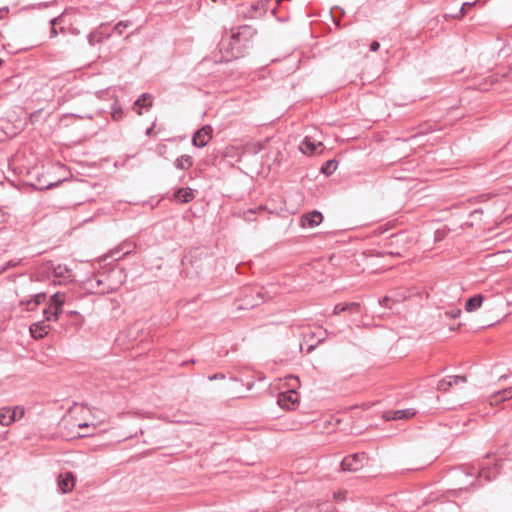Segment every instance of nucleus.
I'll use <instances>...</instances> for the list:
<instances>
[{"label": "nucleus", "instance_id": "25", "mask_svg": "<svg viewBox=\"0 0 512 512\" xmlns=\"http://www.w3.org/2000/svg\"><path fill=\"white\" fill-rule=\"evenodd\" d=\"M478 474L480 477L485 478L488 481H490L496 477V473L494 472L492 475L490 472V469L486 468V467H482Z\"/></svg>", "mask_w": 512, "mask_h": 512}, {"label": "nucleus", "instance_id": "8", "mask_svg": "<svg viewBox=\"0 0 512 512\" xmlns=\"http://www.w3.org/2000/svg\"><path fill=\"white\" fill-rule=\"evenodd\" d=\"M467 378L465 376H448L438 382L437 389L442 392H446L453 385H458L460 383H465Z\"/></svg>", "mask_w": 512, "mask_h": 512}, {"label": "nucleus", "instance_id": "5", "mask_svg": "<svg viewBox=\"0 0 512 512\" xmlns=\"http://www.w3.org/2000/svg\"><path fill=\"white\" fill-rule=\"evenodd\" d=\"M297 402L298 395L294 389H292L289 393L282 392L278 396V404L282 408L292 409Z\"/></svg>", "mask_w": 512, "mask_h": 512}, {"label": "nucleus", "instance_id": "6", "mask_svg": "<svg viewBox=\"0 0 512 512\" xmlns=\"http://www.w3.org/2000/svg\"><path fill=\"white\" fill-rule=\"evenodd\" d=\"M75 485L74 476L71 472L60 474L58 478V489L61 493H68L72 491Z\"/></svg>", "mask_w": 512, "mask_h": 512}, {"label": "nucleus", "instance_id": "46", "mask_svg": "<svg viewBox=\"0 0 512 512\" xmlns=\"http://www.w3.org/2000/svg\"><path fill=\"white\" fill-rule=\"evenodd\" d=\"M505 378H506V376H505V375H502V376L500 377V380H501V379H505Z\"/></svg>", "mask_w": 512, "mask_h": 512}, {"label": "nucleus", "instance_id": "39", "mask_svg": "<svg viewBox=\"0 0 512 512\" xmlns=\"http://www.w3.org/2000/svg\"><path fill=\"white\" fill-rule=\"evenodd\" d=\"M125 246H126V245H123V246H122V248H121V250L123 251V254H124V255L130 254V253H131V249H130V247H128L127 249H125ZM128 246H130V244H129Z\"/></svg>", "mask_w": 512, "mask_h": 512}, {"label": "nucleus", "instance_id": "22", "mask_svg": "<svg viewBox=\"0 0 512 512\" xmlns=\"http://www.w3.org/2000/svg\"><path fill=\"white\" fill-rule=\"evenodd\" d=\"M13 423V416H10V408H2L0 410V424L9 426Z\"/></svg>", "mask_w": 512, "mask_h": 512}, {"label": "nucleus", "instance_id": "32", "mask_svg": "<svg viewBox=\"0 0 512 512\" xmlns=\"http://www.w3.org/2000/svg\"><path fill=\"white\" fill-rule=\"evenodd\" d=\"M390 302H392V299L388 296L383 297L379 300V304L383 307L391 308Z\"/></svg>", "mask_w": 512, "mask_h": 512}, {"label": "nucleus", "instance_id": "47", "mask_svg": "<svg viewBox=\"0 0 512 512\" xmlns=\"http://www.w3.org/2000/svg\"><path fill=\"white\" fill-rule=\"evenodd\" d=\"M2 62H3V61L0 59V66L2 65Z\"/></svg>", "mask_w": 512, "mask_h": 512}, {"label": "nucleus", "instance_id": "43", "mask_svg": "<svg viewBox=\"0 0 512 512\" xmlns=\"http://www.w3.org/2000/svg\"><path fill=\"white\" fill-rule=\"evenodd\" d=\"M213 2H221V3H226V0H212Z\"/></svg>", "mask_w": 512, "mask_h": 512}, {"label": "nucleus", "instance_id": "12", "mask_svg": "<svg viewBox=\"0 0 512 512\" xmlns=\"http://www.w3.org/2000/svg\"><path fill=\"white\" fill-rule=\"evenodd\" d=\"M512 398V387L503 389L502 391H498L497 393L493 394L489 398L490 405H497L500 402H503L505 400Z\"/></svg>", "mask_w": 512, "mask_h": 512}, {"label": "nucleus", "instance_id": "44", "mask_svg": "<svg viewBox=\"0 0 512 512\" xmlns=\"http://www.w3.org/2000/svg\"><path fill=\"white\" fill-rule=\"evenodd\" d=\"M316 334L315 333H311L310 334V338H315Z\"/></svg>", "mask_w": 512, "mask_h": 512}, {"label": "nucleus", "instance_id": "37", "mask_svg": "<svg viewBox=\"0 0 512 512\" xmlns=\"http://www.w3.org/2000/svg\"><path fill=\"white\" fill-rule=\"evenodd\" d=\"M218 378L223 379V378H224V375H222V374H214V375H212V376H210V377H209V380H210V381H213V380L218 379Z\"/></svg>", "mask_w": 512, "mask_h": 512}, {"label": "nucleus", "instance_id": "2", "mask_svg": "<svg viewBox=\"0 0 512 512\" xmlns=\"http://www.w3.org/2000/svg\"><path fill=\"white\" fill-rule=\"evenodd\" d=\"M66 295L57 292L49 299V306L43 310L44 317L47 321H57L59 314L62 312V306L65 303Z\"/></svg>", "mask_w": 512, "mask_h": 512}, {"label": "nucleus", "instance_id": "18", "mask_svg": "<svg viewBox=\"0 0 512 512\" xmlns=\"http://www.w3.org/2000/svg\"><path fill=\"white\" fill-rule=\"evenodd\" d=\"M174 165L177 169L187 170L193 165L192 157L186 154L181 155L175 160Z\"/></svg>", "mask_w": 512, "mask_h": 512}, {"label": "nucleus", "instance_id": "20", "mask_svg": "<svg viewBox=\"0 0 512 512\" xmlns=\"http://www.w3.org/2000/svg\"><path fill=\"white\" fill-rule=\"evenodd\" d=\"M53 272L56 278L70 279L72 277V271L66 265L55 266Z\"/></svg>", "mask_w": 512, "mask_h": 512}, {"label": "nucleus", "instance_id": "40", "mask_svg": "<svg viewBox=\"0 0 512 512\" xmlns=\"http://www.w3.org/2000/svg\"><path fill=\"white\" fill-rule=\"evenodd\" d=\"M289 381H291V382L293 381V382H295V384H298L299 379H298V377H297V376H290V377H289Z\"/></svg>", "mask_w": 512, "mask_h": 512}, {"label": "nucleus", "instance_id": "3", "mask_svg": "<svg viewBox=\"0 0 512 512\" xmlns=\"http://www.w3.org/2000/svg\"><path fill=\"white\" fill-rule=\"evenodd\" d=\"M367 456L365 453H355L345 457L341 461V468L343 471L356 472L360 470L367 463Z\"/></svg>", "mask_w": 512, "mask_h": 512}, {"label": "nucleus", "instance_id": "35", "mask_svg": "<svg viewBox=\"0 0 512 512\" xmlns=\"http://www.w3.org/2000/svg\"><path fill=\"white\" fill-rule=\"evenodd\" d=\"M473 5H475L474 2L473 3H464V4H462V6L460 8V11H459L460 16L464 15V9H465L466 6H473Z\"/></svg>", "mask_w": 512, "mask_h": 512}, {"label": "nucleus", "instance_id": "42", "mask_svg": "<svg viewBox=\"0 0 512 512\" xmlns=\"http://www.w3.org/2000/svg\"><path fill=\"white\" fill-rule=\"evenodd\" d=\"M247 305H250L251 307H254V306L259 305V302L258 301L257 302H253V303H248L247 302Z\"/></svg>", "mask_w": 512, "mask_h": 512}, {"label": "nucleus", "instance_id": "16", "mask_svg": "<svg viewBox=\"0 0 512 512\" xmlns=\"http://www.w3.org/2000/svg\"><path fill=\"white\" fill-rule=\"evenodd\" d=\"M321 145H322L321 142L315 143L312 140H310L308 137H306L301 142V144L299 146V149H300V151L302 153L307 154V155H311V154H313L317 150V147L321 146Z\"/></svg>", "mask_w": 512, "mask_h": 512}, {"label": "nucleus", "instance_id": "30", "mask_svg": "<svg viewBox=\"0 0 512 512\" xmlns=\"http://www.w3.org/2000/svg\"><path fill=\"white\" fill-rule=\"evenodd\" d=\"M57 21H58V18H53L50 20V24H51L50 37L51 38L56 37L58 35V31L55 27Z\"/></svg>", "mask_w": 512, "mask_h": 512}, {"label": "nucleus", "instance_id": "1", "mask_svg": "<svg viewBox=\"0 0 512 512\" xmlns=\"http://www.w3.org/2000/svg\"><path fill=\"white\" fill-rule=\"evenodd\" d=\"M256 35V30L250 25H242L237 28L236 31L232 30L231 40L229 46H231V58H238L242 55V48L252 40Z\"/></svg>", "mask_w": 512, "mask_h": 512}, {"label": "nucleus", "instance_id": "41", "mask_svg": "<svg viewBox=\"0 0 512 512\" xmlns=\"http://www.w3.org/2000/svg\"><path fill=\"white\" fill-rule=\"evenodd\" d=\"M316 346H317V343H316V344H311V345L308 347L307 352H308V353L312 352V351L316 348Z\"/></svg>", "mask_w": 512, "mask_h": 512}, {"label": "nucleus", "instance_id": "19", "mask_svg": "<svg viewBox=\"0 0 512 512\" xmlns=\"http://www.w3.org/2000/svg\"><path fill=\"white\" fill-rule=\"evenodd\" d=\"M416 414L415 410L412 408L396 410L392 412V416L388 417V419L400 420V419H409Z\"/></svg>", "mask_w": 512, "mask_h": 512}, {"label": "nucleus", "instance_id": "26", "mask_svg": "<svg viewBox=\"0 0 512 512\" xmlns=\"http://www.w3.org/2000/svg\"><path fill=\"white\" fill-rule=\"evenodd\" d=\"M24 415V409L15 407L13 410L10 409V416H13V422L22 418Z\"/></svg>", "mask_w": 512, "mask_h": 512}, {"label": "nucleus", "instance_id": "15", "mask_svg": "<svg viewBox=\"0 0 512 512\" xmlns=\"http://www.w3.org/2000/svg\"><path fill=\"white\" fill-rule=\"evenodd\" d=\"M360 310V304L357 302H350L345 304H337L333 309V315H338L342 312L349 311L352 313H357Z\"/></svg>", "mask_w": 512, "mask_h": 512}, {"label": "nucleus", "instance_id": "17", "mask_svg": "<svg viewBox=\"0 0 512 512\" xmlns=\"http://www.w3.org/2000/svg\"><path fill=\"white\" fill-rule=\"evenodd\" d=\"M483 300L484 298L481 294L474 295L466 301L465 310L467 312L478 310L482 306Z\"/></svg>", "mask_w": 512, "mask_h": 512}, {"label": "nucleus", "instance_id": "23", "mask_svg": "<svg viewBox=\"0 0 512 512\" xmlns=\"http://www.w3.org/2000/svg\"><path fill=\"white\" fill-rule=\"evenodd\" d=\"M124 111L122 107L118 104L117 101L114 102V104L111 107V117L115 121H119L123 118Z\"/></svg>", "mask_w": 512, "mask_h": 512}, {"label": "nucleus", "instance_id": "9", "mask_svg": "<svg viewBox=\"0 0 512 512\" xmlns=\"http://www.w3.org/2000/svg\"><path fill=\"white\" fill-rule=\"evenodd\" d=\"M296 512H335V510L331 505L309 503L299 506Z\"/></svg>", "mask_w": 512, "mask_h": 512}, {"label": "nucleus", "instance_id": "36", "mask_svg": "<svg viewBox=\"0 0 512 512\" xmlns=\"http://www.w3.org/2000/svg\"><path fill=\"white\" fill-rule=\"evenodd\" d=\"M7 219V214L2 210L0 209V223H4Z\"/></svg>", "mask_w": 512, "mask_h": 512}, {"label": "nucleus", "instance_id": "24", "mask_svg": "<svg viewBox=\"0 0 512 512\" xmlns=\"http://www.w3.org/2000/svg\"><path fill=\"white\" fill-rule=\"evenodd\" d=\"M337 167V162L335 160H328L326 161L322 167L321 172L325 175H331Z\"/></svg>", "mask_w": 512, "mask_h": 512}, {"label": "nucleus", "instance_id": "10", "mask_svg": "<svg viewBox=\"0 0 512 512\" xmlns=\"http://www.w3.org/2000/svg\"><path fill=\"white\" fill-rule=\"evenodd\" d=\"M47 320L38 321L30 326V333L33 338L41 339L49 332V325L46 323Z\"/></svg>", "mask_w": 512, "mask_h": 512}, {"label": "nucleus", "instance_id": "13", "mask_svg": "<svg viewBox=\"0 0 512 512\" xmlns=\"http://www.w3.org/2000/svg\"><path fill=\"white\" fill-rule=\"evenodd\" d=\"M46 299L45 293H37L33 298L28 300H21L20 304L26 306L29 311L35 310Z\"/></svg>", "mask_w": 512, "mask_h": 512}, {"label": "nucleus", "instance_id": "29", "mask_svg": "<svg viewBox=\"0 0 512 512\" xmlns=\"http://www.w3.org/2000/svg\"><path fill=\"white\" fill-rule=\"evenodd\" d=\"M19 263H20L19 261H14V260L7 262L6 264H4L3 266L0 267V273L6 271L9 268L18 266Z\"/></svg>", "mask_w": 512, "mask_h": 512}, {"label": "nucleus", "instance_id": "7", "mask_svg": "<svg viewBox=\"0 0 512 512\" xmlns=\"http://www.w3.org/2000/svg\"><path fill=\"white\" fill-rule=\"evenodd\" d=\"M323 220V216L319 211H312L310 213H306L301 217V225L303 227L312 228L319 225Z\"/></svg>", "mask_w": 512, "mask_h": 512}, {"label": "nucleus", "instance_id": "33", "mask_svg": "<svg viewBox=\"0 0 512 512\" xmlns=\"http://www.w3.org/2000/svg\"><path fill=\"white\" fill-rule=\"evenodd\" d=\"M379 47H380V44L377 41H373L370 44V50L373 51V52H376L379 49Z\"/></svg>", "mask_w": 512, "mask_h": 512}, {"label": "nucleus", "instance_id": "14", "mask_svg": "<svg viewBox=\"0 0 512 512\" xmlns=\"http://www.w3.org/2000/svg\"><path fill=\"white\" fill-rule=\"evenodd\" d=\"M194 198L191 188H180L174 193V199L179 203H188Z\"/></svg>", "mask_w": 512, "mask_h": 512}, {"label": "nucleus", "instance_id": "27", "mask_svg": "<svg viewBox=\"0 0 512 512\" xmlns=\"http://www.w3.org/2000/svg\"><path fill=\"white\" fill-rule=\"evenodd\" d=\"M69 315L73 318V323L77 326V327H80L82 325V322H83V319L82 317L75 311H70L69 312Z\"/></svg>", "mask_w": 512, "mask_h": 512}, {"label": "nucleus", "instance_id": "11", "mask_svg": "<svg viewBox=\"0 0 512 512\" xmlns=\"http://www.w3.org/2000/svg\"><path fill=\"white\" fill-rule=\"evenodd\" d=\"M103 24L100 25L97 29L90 32L87 36V40L90 46H95L97 44L102 43L105 39H108L110 37L109 33H104L102 31Z\"/></svg>", "mask_w": 512, "mask_h": 512}, {"label": "nucleus", "instance_id": "28", "mask_svg": "<svg viewBox=\"0 0 512 512\" xmlns=\"http://www.w3.org/2000/svg\"><path fill=\"white\" fill-rule=\"evenodd\" d=\"M129 26L128 22H119L114 27V32L121 35L123 31Z\"/></svg>", "mask_w": 512, "mask_h": 512}, {"label": "nucleus", "instance_id": "21", "mask_svg": "<svg viewBox=\"0 0 512 512\" xmlns=\"http://www.w3.org/2000/svg\"><path fill=\"white\" fill-rule=\"evenodd\" d=\"M152 105L151 95L144 93L134 103V108L150 107Z\"/></svg>", "mask_w": 512, "mask_h": 512}, {"label": "nucleus", "instance_id": "38", "mask_svg": "<svg viewBox=\"0 0 512 512\" xmlns=\"http://www.w3.org/2000/svg\"><path fill=\"white\" fill-rule=\"evenodd\" d=\"M154 127H155V124H153L151 127H149V128L146 130V135H147V136H151V135L153 134Z\"/></svg>", "mask_w": 512, "mask_h": 512}, {"label": "nucleus", "instance_id": "45", "mask_svg": "<svg viewBox=\"0 0 512 512\" xmlns=\"http://www.w3.org/2000/svg\"><path fill=\"white\" fill-rule=\"evenodd\" d=\"M52 185H53V184H52V183H50V184L46 185L45 187H46V188H49V187H51Z\"/></svg>", "mask_w": 512, "mask_h": 512}, {"label": "nucleus", "instance_id": "34", "mask_svg": "<svg viewBox=\"0 0 512 512\" xmlns=\"http://www.w3.org/2000/svg\"><path fill=\"white\" fill-rule=\"evenodd\" d=\"M328 335H329L328 331L326 329L323 330V334H321V336L319 337L317 344L323 343L325 341L326 336H328Z\"/></svg>", "mask_w": 512, "mask_h": 512}, {"label": "nucleus", "instance_id": "4", "mask_svg": "<svg viewBox=\"0 0 512 512\" xmlns=\"http://www.w3.org/2000/svg\"><path fill=\"white\" fill-rule=\"evenodd\" d=\"M212 127L205 125L200 128L192 137V144L196 147L203 148L212 138Z\"/></svg>", "mask_w": 512, "mask_h": 512}, {"label": "nucleus", "instance_id": "31", "mask_svg": "<svg viewBox=\"0 0 512 512\" xmlns=\"http://www.w3.org/2000/svg\"><path fill=\"white\" fill-rule=\"evenodd\" d=\"M445 314L455 319L461 315V310L459 308H453L450 311H446Z\"/></svg>", "mask_w": 512, "mask_h": 512}]
</instances>
